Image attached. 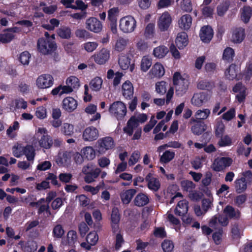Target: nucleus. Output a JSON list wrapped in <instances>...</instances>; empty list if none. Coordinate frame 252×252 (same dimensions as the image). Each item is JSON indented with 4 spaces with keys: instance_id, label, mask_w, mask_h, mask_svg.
Returning a JSON list of instances; mask_svg holds the SVG:
<instances>
[{
    "instance_id": "nucleus-1",
    "label": "nucleus",
    "mask_w": 252,
    "mask_h": 252,
    "mask_svg": "<svg viewBox=\"0 0 252 252\" xmlns=\"http://www.w3.org/2000/svg\"><path fill=\"white\" fill-rule=\"evenodd\" d=\"M109 111L112 116L117 120H122L126 114V107L124 103L117 101L111 104L109 108Z\"/></svg>"
},
{
    "instance_id": "nucleus-2",
    "label": "nucleus",
    "mask_w": 252,
    "mask_h": 252,
    "mask_svg": "<svg viewBox=\"0 0 252 252\" xmlns=\"http://www.w3.org/2000/svg\"><path fill=\"white\" fill-rule=\"evenodd\" d=\"M82 172L85 175L84 181L87 183H91L98 177L101 170L99 168H94L93 164L89 163L83 167Z\"/></svg>"
},
{
    "instance_id": "nucleus-3",
    "label": "nucleus",
    "mask_w": 252,
    "mask_h": 252,
    "mask_svg": "<svg viewBox=\"0 0 252 252\" xmlns=\"http://www.w3.org/2000/svg\"><path fill=\"white\" fill-rule=\"evenodd\" d=\"M173 80L176 90V94L179 96L182 95L188 89L189 85L188 80L182 78L178 72L174 73Z\"/></svg>"
},
{
    "instance_id": "nucleus-4",
    "label": "nucleus",
    "mask_w": 252,
    "mask_h": 252,
    "mask_svg": "<svg viewBox=\"0 0 252 252\" xmlns=\"http://www.w3.org/2000/svg\"><path fill=\"white\" fill-rule=\"evenodd\" d=\"M38 51L43 54L47 55L54 51L56 49V44L54 41L49 38H41L37 42Z\"/></svg>"
},
{
    "instance_id": "nucleus-5",
    "label": "nucleus",
    "mask_w": 252,
    "mask_h": 252,
    "mask_svg": "<svg viewBox=\"0 0 252 252\" xmlns=\"http://www.w3.org/2000/svg\"><path fill=\"white\" fill-rule=\"evenodd\" d=\"M136 27V21L132 16H126L122 18L120 20V29L124 33L133 32Z\"/></svg>"
},
{
    "instance_id": "nucleus-6",
    "label": "nucleus",
    "mask_w": 252,
    "mask_h": 252,
    "mask_svg": "<svg viewBox=\"0 0 252 252\" xmlns=\"http://www.w3.org/2000/svg\"><path fill=\"white\" fill-rule=\"evenodd\" d=\"M98 152L103 154L114 147V141L111 137L107 136L99 139L97 141Z\"/></svg>"
},
{
    "instance_id": "nucleus-7",
    "label": "nucleus",
    "mask_w": 252,
    "mask_h": 252,
    "mask_svg": "<svg viewBox=\"0 0 252 252\" xmlns=\"http://www.w3.org/2000/svg\"><path fill=\"white\" fill-rule=\"evenodd\" d=\"M54 83L53 76L49 74H44L39 76L36 80V85L39 89H47Z\"/></svg>"
},
{
    "instance_id": "nucleus-8",
    "label": "nucleus",
    "mask_w": 252,
    "mask_h": 252,
    "mask_svg": "<svg viewBox=\"0 0 252 252\" xmlns=\"http://www.w3.org/2000/svg\"><path fill=\"white\" fill-rule=\"evenodd\" d=\"M232 162V159L229 157L218 158L215 159L212 168L216 171H220L230 166Z\"/></svg>"
},
{
    "instance_id": "nucleus-9",
    "label": "nucleus",
    "mask_w": 252,
    "mask_h": 252,
    "mask_svg": "<svg viewBox=\"0 0 252 252\" xmlns=\"http://www.w3.org/2000/svg\"><path fill=\"white\" fill-rule=\"evenodd\" d=\"M172 18L167 11L162 13L158 21V26L159 29L164 32L168 30L172 23Z\"/></svg>"
},
{
    "instance_id": "nucleus-10",
    "label": "nucleus",
    "mask_w": 252,
    "mask_h": 252,
    "mask_svg": "<svg viewBox=\"0 0 252 252\" xmlns=\"http://www.w3.org/2000/svg\"><path fill=\"white\" fill-rule=\"evenodd\" d=\"M110 52L106 48H102L92 56L94 61L98 64L105 63L109 59Z\"/></svg>"
},
{
    "instance_id": "nucleus-11",
    "label": "nucleus",
    "mask_w": 252,
    "mask_h": 252,
    "mask_svg": "<svg viewBox=\"0 0 252 252\" xmlns=\"http://www.w3.org/2000/svg\"><path fill=\"white\" fill-rule=\"evenodd\" d=\"M99 132L97 129L94 126L87 127L83 133V138L86 141H93L97 139Z\"/></svg>"
},
{
    "instance_id": "nucleus-12",
    "label": "nucleus",
    "mask_w": 252,
    "mask_h": 252,
    "mask_svg": "<svg viewBox=\"0 0 252 252\" xmlns=\"http://www.w3.org/2000/svg\"><path fill=\"white\" fill-rule=\"evenodd\" d=\"M233 92L236 94V99L239 103L244 102L247 94V88L241 83H238L233 88Z\"/></svg>"
},
{
    "instance_id": "nucleus-13",
    "label": "nucleus",
    "mask_w": 252,
    "mask_h": 252,
    "mask_svg": "<svg viewBox=\"0 0 252 252\" xmlns=\"http://www.w3.org/2000/svg\"><path fill=\"white\" fill-rule=\"evenodd\" d=\"M214 35V32L212 28L209 26L202 27L200 31L199 36L201 40L204 43H209Z\"/></svg>"
},
{
    "instance_id": "nucleus-14",
    "label": "nucleus",
    "mask_w": 252,
    "mask_h": 252,
    "mask_svg": "<svg viewBox=\"0 0 252 252\" xmlns=\"http://www.w3.org/2000/svg\"><path fill=\"white\" fill-rule=\"evenodd\" d=\"M72 153L71 152L65 151L60 153L56 159V162L60 166H65L69 165L71 162Z\"/></svg>"
},
{
    "instance_id": "nucleus-15",
    "label": "nucleus",
    "mask_w": 252,
    "mask_h": 252,
    "mask_svg": "<svg viewBox=\"0 0 252 252\" xmlns=\"http://www.w3.org/2000/svg\"><path fill=\"white\" fill-rule=\"evenodd\" d=\"M86 28L91 32L98 33L102 28L101 22L96 18L92 17L87 19L86 22Z\"/></svg>"
},
{
    "instance_id": "nucleus-16",
    "label": "nucleus",
    "mask_w": 252,
    "mask_h": 252,
    "mask_svg": "<svg viewBox=\"0 0 252 252\" xmlns=\"http://www.w3.org/2000/svg\"><path fill=\"white\" fill-rule=\"evenodd\" d=\"M98 240V236L96 232L95 231L91 232L88 234L86 237L87 243H82L81 246L87 250H90L92 246H94L97 243Z\"/></svg>"
},
{
    "instance_id": "nucleus-17",
    "label": "nucleus",
    "mask_w": 252,
    "mask_h": 252,
    "mask_svg": "<svg viewBox=\"0 0 252 252\" xmlns=\"http://www.w3.org/2000/svg\"><path fill=\"white\" fill-rule=\"evenodd\" d=\"M209 99L208 95L204 93L194 94L191 99V103L193 105L201 106Z\"/></svg>"
},
{
    "instance_id": "nucleus-18",
    "label": "nucleus",
    "mask_w": 252,
    "mask_h": 252,
    "mask_svg": "<svg viewBox=\"0 0 252 252\" xmlns=\"http://www.w3.org/2000/svg\"><path fill=\"white\" fill-rule=\"evenodd\" d=\"M192 23V17L189 14L182 15L178 20V25L180 29L184 31H188Z\"/></svg>"
},
{
    "instance_id": "nucleus-19",
    "label": "nucleus",
    "mask_w": 252,
    "mask_h": 252,
    "mask_svg": "<svg viewBox=\"0 0 252 252\" xmlns=\"http://www.w3.org/2000/svg\"><path fill=\"white\" fill-rule=\"evenodd\" d=\"M120 214L117 208H114L112 211L111 216V227L114 233H117L119 230Z\"/></svg>"
},
{
    "instance_id": "nucleus-20",
    "label": "nucleus",
    "mask_w": 252,
    "mask_h": 252,
    "mask_svg": "<svg viewBox=\"0 0 252 252\" xmlns=\"http://www.w3.org/2000/svg\"><path fill=\"white\" fill-rule=\"evenodd\" d=\"M130 58L126 55H121L119 59V64L120 67L123 70H126L128 68L131 72H132L134 68V64L131 63Z\"/></svg>"
},
{
    "instance_id": "nucleus-21",
    "label": "nucleus",
    "mask_w": 252,
    "mask_h": 252,
    "mask_svg": "<svg viewBox=\"0 0 252 252\" xmlns=\"http://www.w3.org/2000/svg\"><path fill=\"white\" fill-rule=\"evenodd\" d=\"M245 36V29L241 27L236 28L232 32L231 41L235 43H240Z\"/></svg>"
},
{
    "instance_id": "nucleus-22",
    "label": "nucleus",
    "mask_w": 252,
    "mask_h": 252,
    "mask_svg": "<svg viewBox=\"0 0 252 252\" xmlns=\"http://www.w3.org/2000/svg\"><path fill=\"white\" fill-rule=\"evenodd\" d=\"M77 106V103L72 97H67L63 101V108L65 111L71 112L73 111Z\"/></svg>"
},
{
    "instance_id": "nucleus-23",
    "label": "nucleus",
    "mask_w": 252,
    "mask_h": 252,
    "mask_svg": "<svg viewBox=\"0 0 252 252\" xmlns=\"http://www.w3.org/2000/svg\"><path fill=\"white\" fill-rule=\"evenodd\" d=\"M145 180L148 182V187L150 189L157 191L159 189L160 187L159 182L152 174H148L145 178Z\"/></svg>"
},
{
    "instance_id": "nucleus-24",
    "label": "nucleus",
    "mask_w": 252,
    "mask_h": 252,
    "mask_svg": "<svg viewBox=\"0 0 252 252\" xmlns=\"http://www.w3.org/2000/svg\"><path fill=\"white\" fill-rule=\"evenodd\" d=\"M134 89L132 83L129 81H126L122 86V93L124 97L130 99L132 96Z\"/></svg>"
},
{
    "instance_id": "nucleus-25",
    "label": "nucleus",
    "mask_w": 252,
    "mask_h": 252,
    "mask_svg": "<svg viewBox=\"0 0 252 252\" xmlns=\"http://www.w3.org/2000/svg\"><path fill=\"white\" fill-rule=\"evenodd\" d=\"M175 43L180 49H183L188 44V36L185 32L179 33L175 40Z\"/></svg>"
},
{
    "instance_id": "nucleus-26",
    "label": "nucleus",
    "mask_w": 252,
    "mask_h": 252,
    "mask_svg": "<svg viewBox=\"0 0 252 252\" xmlns=\"http://www.w3.org/2000/svg\"><path fill=\"white\" fill-rule=\"evenodd\" d=\"M165 73V69L159 63H156L152 67L150 71V74L154 77L160 78Z\"/></svg>"
},
{
    "instance_id": "nucleus-27",
    "label": "nucleus",
    "mask_w": 252,
    "mask_h": 252,
    "mask_svg": "<svg viewBox=\"0 0 252 252\" xmlns=\"http://www.w3.org/2000/svg\"><path fill=\"white\" fill-rule=\"evenodd\" d=\"M135 117H131L127 121L126 126L124 128L125 133L129 136H131L134 130H136L138 126V123L135 122Z\"/></svg>"
},
{
    "instance_id": "nucleus-28",
    "label": "nucleus",
    "mask_w": 252,
    "mask_h": 252,
    "mask_svg": "<svg viewBox=\"0 0 252 252\" xmlns=\"http://www.w3.org/2000/svg\"><path fill=\"white\" fill-rule=\"evenodd\" d=\"M39 145L45 149H50L53 144V139L48 134L43 135L38 140Z\"/></svg>"
},
{
    "instance_id": "nucleus-29",
    "label": "nucleus",
    "mask_w": 252,
    "mask_h": 252,
    "mask_svg": "<svg viewBox=\"0 0 252 252\" xmlns=\"http://www.w3.org/2000/svg\"><path fill=\"white\" fill-rule=\"evenodd\" d=\"M188 211V202L186 200H182L178 202L175 209V214L182 216L187 213Z\"/></svg>"
},
{
    "instance_id": "nucleus-30",
    "label": "nucleus",
    "mask_w": 252,
    "mask_h": 252,
    "mask_svg": "<svg viewBox=\"0 0 252 252\" xmlns=\"http://www.w3.org/2000/svg\"><path fill=\"white\" fill-rule=\"evenodd\" d=\"M136 193V190L135 189L124 190L121 194V198L123 202L126 204H128Z\"/></svg>"
},
{
    "instance_id": "nucleus-31",
    "label": "nucleus",
    "mask_w": 252,
    "mask_h": 252,
    "mask_svg": "<svg viewBox=\"0 0 252 252\" xmlns=\"http://www.w3.org/2000/svg\"><path fill=\"white\" fill-rule=\"evenodd\" d=\"M128 42V39L121 37H119L116 41L113 48L117 52H122L126 48Z\"/></svg>"
},
{
    "instance_id": "nucleus-32",
    "label": "nucleus",
    "mask_w": 252,
    "mask_h": 252,
    "mask_svg": "<svg viewBox=\"0 0 252 252\" xmlns=\"http://www.w3.org/2000/svg\"><path fill=\"white\" fill-rule=\"evenodd\" d=\"M27 107V102L22 98L13 99L11 101L10 109L14 111L17 109H25Z\"/></svg>"
},
{
    "instance_id": "nucleus-33",
    "label": "nucleus",
    "mask_w": 252,
    "mask_h": 252,
    "mask_svg": "<svg viewBox=\"0 0 252 252\" xmlns=\"http://www.w3.org/2000/svg\"><path fill=\"white\" fill-rule=\"evenodd\" d=\"M210 110L209 109H203L198 110L195 113V118H192L191 121L194 122H197L198 120H204L208 118L210 114Z\"/></svg>"
},
{
    "instance_id": "nucleus-34",
    "label": "nucleus",
    "mask_w": 252,
    "mask_h": 252,
    "mask_svg": "<svg viewBox=\"0 0 252 252\" xmlns=\"http://www.w3.org/2000/svg\"><path fill=\"white\" fill-rule=\"evenodd\" d=\"M149 202L148 196L143 193H138L134 198V204L138 207H142L147 205Z\"/></svg>"
},
{
    "instance_id": "nucleus-35",
    "label": "nucleus",
    "mask_w": 252,
    "mask_h": 252,
    "mask_svg": "<svg viewBox=\"0 0 252 252\" xmlns=\"http://www.w3.org/2000/svg\"><path fill=\"white\" fill-rule=\"evenodd\" d=\"M22 201L26 204H29L31 207L38 208L39 205L45 201L44 198H42L38 201H35V199L32 195H29L27 197L22 198Z\"/></svg>"
},
{
    "instance_id": "nucleus-36",
    "label": "nucleus",
    "mask_w": 252,
    "mask_h": 252,
    "mask_svg": "<svg viewBox=\"0 0 252 252\" xmlns=\"http://www.w3.org/2000/svg\"><path fill=\"white\" fill-rule=\"evenodd\" d=\"M96 105L92 104H90L85 108V112L87 114L90 115L95 114V115L94 116H93V117L91 119H90V121L92 122L99 120L101 118L100 114L96 112Z\"/></svg>"
},
{
    "instance_id": "nucleus-37",
    "label": "nucleus",
    "mask_w": 252,
    "mask_h": 252,
    "mask_svg": "<svg viewBox=\"0 0 252 252\" xmlns=\"http://www.w3.org/2000/svg\"><path fill=\"white\" fill-rule=\"evenodd\" d=\"M168 52V49L166 47L161 45L158 46L154 49L153 55L156 58L161 59L164 58Z\"/></svg>"
},
{
    "instance_id": "nucleus-38",
    "label": "nucleus",
    "mask_w": 252,
    "mask_h": 252,
    "mask_svg": "<svg viewBox=\"0 0 252 252\" xmlns=\"http://www.w3.org/2000/svg\"><path fill=\"white\" fill-rule=\"evenodd\" d=\"M238 67L233 64H231L225 71V76L229 80L235 79L237 75Z\"/></svg>"
},
{
    "instance_id": "nucleus-39",
    "label": "nucleus",
    "mask_w": 252,
    "mask_h": 252,
    "mask_svg": "<svg viewBox=\"0 0 252 252\" xmlns=\"http://www.w3.org/2000/svg\"><path fill=\"white\" fill-rule=\"evenodd\" d=\"M223 213L230 218L238 219L240 216V213L238 209H235L233 207L229 205L224 209Z\"/></svg>"
},
{
    "instance_id": "nucleus-40",
    "label": "nucleus",
    "mask_w": 252,
    "mask_h": 252,
    "mask_svg": "<svg viewBox=\"0 0 252 252\" xmlns=\"http://www.w3.org/2000/svg\"><path fill=\"white\" fill-rule=\"evenodd\" d=\"M152 64V60L151 58L148 56H144L142 57L141 63V70L144 72H146L149 70Z\"/></svg>"
},
{
    "instance_id": "nucleus-41",
    "label": "nucleus",
    "mask_w": 252,
    "mask_h": 252,
    "mask_svg": "<svg viewBox=\"0 0 252 252\" xmlns=\"http://www.w3.org/2000/svg\"><path fill=\"white\" fill-rule=\"evenodd\" d=\"M102 79L99 77H95L90 82V88L94 91H98L101 88Z\"/></svg>"
},
{
    "instance_id": "nucleus-42",
    "label": "nucleus",
    "mask_w": 252,
    "mask_h": 252,
    "mask_svg": "<svg viewBox=\"0 0 252 252\" xmlns=\"http://www.w3.org/2000/svg\"><path fill=\"white\" fill-rule=\"evenodd\" d=\"M84 158L88 160H92L95 157L94 150L90 146L86 147L81 150Z\"/></svg>"
},
{
    "instance_id": "nucleus-43",
    "label": "nucleus",
    "mask_w": 252,
    "mask_h": 252,
    "mask_svg": "<svg viewBox=\"0 0 252 252\" xmlns=\"http://www.w3.org/2000/svg\"><path fill=\"white\" fill-rule=\"evenodd\" d=\"M19 124L17 121H14L6 130V134L8 137L13 139L17 136V131L19 128Z\"/></svg>"
},
{
    "instance_id": "nucleus-44",
    "label": "nucleus",
    "mask_w": 252,
    "mask_h": 252,
    "mask_svg": "<svg viewBox=\"0 0 252 252\" xmlns=\"http://www.w3.org/2000/svg\"><path fill=\"white\" fill-rule=\"evenodd\" d=\"M252 15V9L251 7L246 6L242 9L241 19L245 23L249 22Z\"/></svg>"
},
{
    "instance_id": "nucleus-45",
    "label": "nucleus",
    "mask_w": 252,
    "mask_h": 252,
    "mask_svg": "<svg viewBox=\"0 0 252 252\" xmlns=\"http://www.w3.org/2000/svg\"><path fill=\"white\" fill-rule=\"evenodd\" d=\"M61 131L65 136H72L74 133V126L68 123H64L61 128Z\"/></svg>"
},
{
    "instance_id": "nucleus-46",
    "label": "nucleus",
    "mask_w": 252,
    "mask_h": 252,
    "mask_svg": "<svg viewBox=\"0 0 252 252\" xmlns=\"http://www.w3.org/2000/svg\"><path fill=\"white\" fill-rule=\"evenodd\" d=\"M25 147L22 144L16 143L12 148V154L16 158H20L24 155Z\"/></svg>"
},
{
    "instance_id": "nucleus-47",
    "label": "nucleus",
    "mask_w": 252,
    "mask_h": 252,
    "mask_svg": "<svg viewBox=\"0 0 252 252\" xmlns=\"http://www.w3.org/2000/svg\"><path fill=\"white\" fill-rule=\"evenodd\" d=\"M57 33L62 38L68 39L71 36V29L67 27H62L58 30Z\"/></svg>"
},
{
    "instance_id": "nucleus-48",
    "label": "nucleus",
    "mask_w": 252,
    "mask_h": 252,
    "mask_svg": "<svg viewBox=\"0 0 252 252\" xmlns=\"http://www.w3.org/2000/svg\"><path fill=\"white\" fill-rule=\"evenodd\" d=\"M213 82L209 81L206 80H200L197 84V88L200 90H211L214 87Z\"/></svg>"
},
{
    "instance_id": "nucleus-49",
    "label": "nucleus",
    "mask_w": 252,
    "mask_h": 252,
    "mask_svg": "<svg viewBox=\"0 0 252 252\" xmlns=\"http://www.w3.org/2000/svg\"><path fill=\"white\" fill-rule=\"evenodd\" d=\"M206 129V126L204 123H198L191 127L192 132L195 135H200Z\"/></svg>"
},
{
    "instance_id": "nucleus-50",
    "label": "nucleus",
    "mask_w": 252,
    "mask_h": 252,
    "mask_svg": "<svg viewBox=\"0 0 252 252\" xmlns=\"http://www.w3.org/2000/svg\"><path fill=\"white\" fill-rule=\"evenodd\" d=\"M14 37V35L7 30L0 34V42L6 43L10 42Z\"/></svg>"
},
{
    "instance_id": "nucleus-51",
    "label": "nucleus",
    "mask_w": 252,
    "mask_h": 252,
    "mask_svg": "<svg viewBox=\"0 0 252 252\" xmlns=\"http://www.w3.org/2000/svg\"><path fill=\"white\" fill-rule=\"evenodd\" d=\"M175 157V153L169 150L166 151L161 156L160 160L163 163H168L172 160Z\"/></svg>"
},
{
    "instance_id": "nucleus-52",
    "label": "nucleus",
    "mask_w": 252,
    "mask_h": 252,
    "mask_svg": "<svg viewBox=\"0 0 252 252\" xmlns=\"http://www.w3.org/2000/svg\"><path fill=\"white\" fill-rule=\"evenodd\" d=\"M24 155L26 156L28 160L33 161L35 157V152L33 147L30 145L25 147Z\"/></svg>"
},
{
    "instance_id": "nucleus-53",
    "label": "nucleus",
    "mask_w": 252,
    "mask_h": 252,
    "mask_svg": "<svg viewBox=\"0 0 252 252\" xmlns=\"http://www.w3.org/2000/svg\"><path fill=\"white\" fill-rule=\"evenodd\" d=\"M235 188L238 193L242 192L246 190L247 184L244 178H241L235 181Z\"/></svg>"
},
{
    "instance_id": "nucleus-54",
    "label": "nucleus",
    "mask_w": 252,
    "mask_h": 252,
    "mask_svg": "<svg viewBox=\"0 0 252 252\" xmlns=\"http://www.w3.org/2000/svg\"><path fill=\"white\" fill-rule=\"evenodd\" d=\"M181 146V144L177 141H170L168 143L160 146L158 148V152H161L167 148H179Z\"/></svg>"
},
{
    "instance_id": "nucleus-55",
    "label": "nucleus",
    "mask_w": 252,
    "mask_h": 252,
    "mask_svg": "<svg viewBox=\"0 0 252 252\" xmlns=\"http://www.w3.org/2000/svg\"><path fill=\"white\" fill-rule=\"evenodd\" d=\"M236 116V110L234 108H230L227 112L224 113L221 116V118L225 121H230L233 120Z\"/></svg>"
},
{
    "instance_id": "nucleus-56",
    "label": "nucleus",
    "mask_w": 252,
    "mask_h": 252,
    "mask_svg": "<svg viewBox=\"0 0 252 252\" xmlns=\"http://www.w3.org/2000/svg\"><path fill=\"white\" fill-rule=\"evenodd\" d=\"M67 85L69 86L72 89L78 88L79 86V80L75 76H71L68 77L66 81Z\"/></svg>"
},
{
    "instance_id": "nucleus-57",
    "label": "nucleus",
    "mask_w": 252,
    "mask_h": 252,
    "mask_svg": "<svg viewBox=\"0 0 252 252\" xmlns=\"http://www.w3.org/2000/svg\"><path fill=\"white\" fill-rule=\"evenodd\" d=\"M234 57V51L230 47H227L223 51V59L228 62H231Z\"/></svg>"
},
{
    "instance_id": "nucleus-58",
    "label": "nucleus",
    "mask_w": 252,
    "mask_h": 252,
    "mask_svg": "<svg viewBox=\"0 0 252 252\" xmlns=\"http://www.w3.org/2000/svg\"><path fill=\"white\" fill-rule=\"evenodd\" d=\"M220 138L218 141V145L220 147L228 146L232 144V140L230 137L226 135L223 136H220Z\"/></svg>"
},
{
    "instance_id": "nucleus-59",
    "label": "nucleus",
    "mask_w": 252,
    "mask_h": 252,
    "mask_svg": "<svg viewBox=\"0 0 252 252\" xmlns=\"http://www.w3.org/2000/svg\"><path fill=\"white\" fill-rule=\"evenodd\" d=\"M251 150V148H246L243 144L240 143L238 145L237 152L239 155H244L245 157H248L250 154Z\"/></svg>"
},
{
    "instance_id": "nucleus-60",
    "label": "nucleus",
    "mask_w": 252,
    "mask_h": 252,
    "mask_svg": "<svg viewBox=\"0 0 252 252\" xmlns=\"http://www.w3.org/2000/svg\"><path fill=\"white\" fill-rule=\"evenodd\" d=\"M155 34V25L152 23L148 24L145 30L144 35L146 38H151Z\"/></svg>"
},
{
    "instance_id": "nucleus-61",
    "label": "nucleus",
    "mask_w": 252,
    "mask_h": 252,
    "mask_svg": "<svg viewBox=\"0 0 252 252\" xmlns=\"http://www.w3.org/2000/svg\"><path fill=\"white\" fill-rule=\"evenodd\" d=\"M181 185L182 189L186 191L190 192L195 188V185L193 182L189 180L181 181Z\"/></svg>"
},
{
    "instance_id": "nucleus-62",
    "label": "nucleus",
    "mask_w": 252,
    "mask_h": 252,
    "mask_svg": "<svg viewBox=\"0 0 252 252\" xmlns=\"http://www.w3.org/2000/svg\"><path fill=\"white\" fill-rule=\"evenodd\" d=\"M103 183H100L95 187H93L90 185H87L84 187V189L86 191L90 192L92 194L94 195L97 194L99 192L100 189L103 187Z\"/></svg>"
},
{
    "instance_id": "nucleus-63",
    "label": "nucleus",
    "mask_w": 252,
    "mask_h": 252,
    "mask_svg": "<svg viewBox=\"0 0 252 252\" xmlns=\"http://www.w3.org/2000/svg\"><path fill=\"white\" fill-rule=\"evenodd\" d=\"M225 130V126L222 121H218L215 126V134L217 137H220L222 135Z\"/></svg>"
},
{
    "instance_id": "nucleus-64",
    "label": "nucleus",
    "mask_w": 252,
    "mask_h": 252,
    "mask_svg": "<svg viewBox=\"0 0 252 252\" xmlns=\"http://www.w3.org/2000/svg\"><path fill=\"white\" fill-rule=\"evenodd\" d=\"M98 46L96 42H87L83 44V49L87 52H92L94 51Z\"/></svg>"
}]
</instances>
